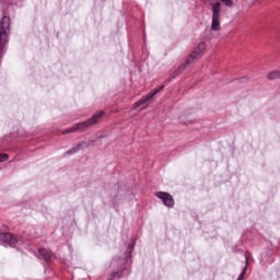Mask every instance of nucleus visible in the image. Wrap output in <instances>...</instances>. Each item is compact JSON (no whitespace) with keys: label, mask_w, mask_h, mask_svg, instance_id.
Wrapping results in <instances>:
<instances>
[{"label":"nucleus","mask_w":280,"mask_h":280,"mask_svg":"<svg viewBox=\"0 0 280 280\" xmlns=\"http://www.w3.org/2000/svg\"><path fill=\"white\" fill-rule=\"evenodd\" d=\"M103 117H104V112H98V113L94 114L92 118H90L83 122H79L75 127H72V128L63 131V135H69V132H77V130H84V128L95 126V124H97V121H100V119H102Z\"/></svg>","instance_id":"nucleus-1"},{"label":"nucleus","mask_w":280,"mask_h":280,"mask_svg":"<svg viewBox=\"0 0 280 280\" xmlns=\"http://www.w3.org/2000/svg\"><path fill=\"white\" fill-rule=\"evenodd\" d=\"M220 2H215L212 4V24H211V30L213 32H220L221 26H220V8H221Z\"/></svg>","instance_id":"nucleus-2"},{"label":"nucleus","mask_w":280,"mask_h":280,"mask_svg":"<svg viewBox=\"0 0 280 280\" xmlns=\"http://www.w3.org/2000/svg\"><path fill=\"white\" fill-rule=\"evenodd\" d=\"M206 49H207V44H205V43L198 44V46L195 48V50L190 54V57L186 61V65H189L194 60L200 58V56H202V54L206 51Z\"/></svg>","instance_id":"nucleus-3"},{"label":"nucleus","mask_w":280,"mask_h":280,"mask_svg":"<svg viewBox=\"0 0 280 280\" xmlns=\"http://www.w3.org/2000/svg\"><path fill=\"white\" fill-rule=\"evenodd\" d=\"M0 242L5 246L14 248L19 244V240L14 238L10 233H0Z\"/></svg>","instance_id":"nucleus-4"},{"label":"nucleus","mask_w":280,"mask_h":280,"mask_svg":"<svg viewBox=\"0 0 280 280\" xmlns=\"http://www.w3.org/2000/svg\"><path fill=\"white\" fill-rule=\"evenodd\" d=\"M156 198L160 200H163L165 207H174V197L172 195L164 192V191H159L155 194Z\"/></svg>","instance_id":"nucleus-5"},{"label":"nucleus","mask_w":280,"mask_h":280,"mask_svg":"<svg viewBox=\"0 0 280 280\" xmlns=\"http://www.w3.org/2000/svg\"><path fill=\"white\" fill-rule=\"evenodd\" d=\"M163 89H165V86L162 85L158 90H155L152 94L143 96L140 101H138L135 104L133 110H137V108H139V106H143V104H145V102H150V100H152V97H154V95H158V93H161V91H163Z\"/></svg>","instance_id":"nucleus-6"},{"label":"nucleus","mask_w":280,"mask_h":280,"mask_svg":"<svg viewBox=\"0 0 280 280\" xmlns=\"http://www.w3.org/2000/svg\"><path fill=\"white\" fill-rule=\"evenodd\" d=\"M38 258L44 259V261H51L54 259V254L46 248H40L38 252Z\"/></svg>","instance_id":"nucleus-7"},{"label":"nucleus","mask_w":280,"mask_h":280,"mask_svg":"<svg viewBox=\"0 0 280 280\" xmlns=\"http://www.w3.org/2000/svg\"><path fill=\"white\" fill-rule=\"evenodd\" d=\"M88 147H89V142H80L79 144L70 149L67 152V154H75L77 152H80V150H85V148Z\"/></svg>","instance_id":"nucleus-8"},{"label":"nucleus","mask_w":280,"mask_h":280,"mask_svg":"<svg viewBox=\"0 0 280 280\" xmlns=\"http://www.w3.org/2000/svg\"><path fill=\"white\" fill-rule=\"evenodd\" d=\"M268 80H280V70H273L268 73Z\"/></svg>","instance_id":"nucleus-9"},{"label":"nucleus","mask_w":280,"mask_h":280,"mask_svg":"<svg viewBox=\"0 0 280 280\" xmlns=\"http://www.w3.org/2000/svg\"><path fill=\"white\" fill-rule=\"evenodd\" d=\"M226 8H233V0H221Z\"/></svg>","instance_id":"nucleus-10"},{"label":"nucleus","mask_w":280,"mask_h":280,"mask_svg":"<svg viewBox=\"0 0 280 280\" xmlns=\"http://www.w3.org/2000/svg\"><path fill=\"white\" fill-rule=\"evenodd\" d=\"M9 156L5 153L0 154V163H3V161H8Z\"/></svg>","instance_id":"nucleus-11"},{"label":"nucleus","mask_w":280,"mask_h":280,"mask_svg":"<svg viewBox=\"0 0 280 280\" xmlns=\"http://www.w3.org/2000/svg\"><path fill=\"white\" fill-rule=\"evenodd\" d=\"M185 67H186V65L179 66V71H185Z\"/></svg>","instance_id":"nucleus-12"},{"label":"nucleus","mask_w":280,"mask_h":280,"mask_svg":"<svg viewBox=\"0 0 280 280\" xmlns=\"http://www.w3.org/2000/svg\"><path fill=\"white\" fill-rule=\"evenodd\" d=\"M118 273H114V277H117Z\"/></svg>","instance_id":"nucleus-13"}]
</instances>
